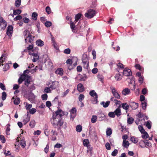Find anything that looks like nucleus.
<instances>
[{"label":"nucleus","instance_id":"obj_1","mask_svg":"<svg viewBox=\"0 0 157 157\" xmlns=\"http://www.w3.org/2000/svg\"><path fill=\"white\" fill-rule=\"evenodd\" d=\"M68 113L65 111H63L61 109H58L56 111L55 113H53L52 117L51 120V122L54 126L59 125L62 126L63 124L61 117L64 115H67Z\"/></svg>","mask_w":157,"mask_h":157},{"label":"nucleus","instance_id":"obj_2","mask_svg":"<svg viewBox=\"0 0 157 157\" xmlns=\"http://www.w3.org/2000/svg\"><path fill=\"white\" fill-rule=\"evenodd\" d=\"M23 35L26 43L28 44L29 42L32 44L33 43L34 36L32 35L29 31L27 30H25L23 32Z\"/></svg>","mask_w":157,"mask_h":157},{"label":"nucleus","instance_id":"obj_3","mask_svg":"<svg viewBox=\"0 0 157 157\" xmlns=\"http://www.w3.org/2000/svg\"><path fill=\"white\" fill-rule=\"evenodd\" d=\"M82 61L83 67L84 69L88 70L89 68V63L86 55H85L83 56Z\"/></svg>","mask_w":157,"mask_h":157},{"label":"nucleus","instance_id":"obj_4","mask_svg":"<svg viewBox=\"0 0 157 157\" xmlns=\"http://www.w3.org/2000/svg\"><path fill=\"white\" fill-rule=\"evenodd\" d=\"M95 13V11L94 10L90 9L88 10V12L85 13V15L88 18H91L94 16Z\"/></svg>","mask_w":157,"mask_h":157},{"label":"nucleus","instance_id":"obj_5","mask_svg":"<svg viewBox=\"0 0 157 157\" xmlns=\"http://www.w3.org/2000/svg\"><path fill=\"white\" fill-rule=\"evenodd\" d=\"M139 144L140 146L142 147H144L145 146L144 145H147L148 147H151V144L148 140H146L140 141Z\"/></svg>","mask_w":157,"mask_h":157},{"label":"nucleus","instance_id":"obj_6","mask_svg":"<svg viewBox=\"0 0 157 157\" xmlns=\"http://www.w3.org/2000/svg\"><path fill=\"white\" fill-rule=\"evenodd\" d=\"M129 86L132 90L133 91L135 90L136 85L134 78H132V79L131 80L129 84Z\"/></svg>","mask_w":157,"mask_h":157},{"label":"nucleus","instance_id":"obj_7","mask_svg":"<svg viewBox=\"0 0 157 157\" xmlns=\"http://www.w3.org/2000/svg\"><path fill=\"white\" fill-rule=\"evenodd\" d=\"M89 140L88 139H86L84 140L83 141L84 146L86 147L89 149V150L91 151L92 150V147H90V145H89Z\"/></svg>","mask_w":157,"mask_h":157},{"label":"nucleus","instance_id":"obj_8","mask_svg":"<svg viewBox=\"0 0 157 157\" xmlns=\"http://www.w3.org/2000/svg\"><path fill=\"white\" fill-rule=\"evenodd\" d=\"M13 28L12 25H9L7 27V34L9 36H11L13 33Z\"/></svg>","mask_w":157,"mask_h":157},{"label":"nucleus","instance_id":"obj_9","mask_svg":"<svg viewBox=\"0 0 157 157\" xmlns=\"http://www.w3.org/2000/svg\"><path fill=\"white\" fill-rule=\"evenodd\" d=\"M59 86V83L57 81L53 82L50 85V87L52 89H54Z\"/></svg>","mask_w":157,"mask_h":157},{"label":"nucleus","instance_id":"obj_10","mask_svg":"<svg viewBox=\"0 0 157 157\" xmlns=\"http://www.w3.org/2000/svg\"><path fill=\"white\" fill-rule=\"evenodd\" d=\"M112 93L115 98L117 99H120V96L119 94L117 92L115 88H113L111 89Z\"/></svg>","mask_w":157,"mask_h":157},{"label":"nucleus","instance_id":"obj_11","mask_svg":"<svg viewBox=\"0 0 157 157\" xmlns=\"http://www.w3.org/2000/svg\"><path fill=\"white\" fill-rule=\"evenodd\" d=\"M123 74L125 76H128L131 75L132 72L130 69L125 68L123 71Z\"/></svg>","mask_w":157,"mask_h":157},{"label":"nucleus","instance_id":"obj_12","mask_svg":"<svg viewBox=\"0 0 157 157\" xmlns=\"http://www.w3.org/2000/svg\"><path fill=\"white\" fill-rule=\"evenodd\" d=\"M130 93V89L128 88H125L122 90V94L124 96L127 95H128Z\"/></svg>","mask_w":157,"mask_h":157},{"label":"nucleus","instance_id":"obj_13","mask_svg":"<svg viewBox=\"0 0 157 157\" xmlns=\"http://www.w3.org/2000/svg\"><path fill=\"white\" fill-rule=\"evenodd\" d=\"M3 25L2 28H5L7 24L6 22L3 19L2 17L0 18V25Z\"/></svg>","mask_w":157,"mask_h":157},{"label":"nucleus","instance_id":"obj_14","mask_svg":"<svg viewBox=\"0 0 157 157\" xmlns=\"http://www.w3.org/2000/svg\"><path fill=\"white\" fill-rule=\"evenodd\" d=\"M77 89L80 92H82L84 91V87L82 83H79L77 86Z\"/></svg>","mask_w":157,"mask_h":157},{"label":"nucleus","instance_id":"obj_15","mask_svg":"<svg viewBox=\"0 0 157 157\" xmlns=\"http://www.w3.org/2000/svg\"><path fill=\"white\" fill-rule=\"evenodd\" d=\"M31 55L33 56V58L32 59L33 62H35L39 59V56L37 54L33 53Z\"/></svg>","mask_w":157,"mask_h":157},{"label":"nucleus","instance_id":"obj_16","mask_svg":"<svg viewBox=\"0 0 157 157\" xmlns=\"http://www.w3.org/2000/svg\"><path fill=\"white\" fill-rule=\"evenodd\" d=\"M12 100H13L14 104L15 105H18L20 102V100L19 98H14L13 97L11 99Z\"/></svg>","mask_w":157,"mask_h":157},{"label":"nucleus","instance_id":"obj_17","mask_svg":"<svg viewBox=\"0 0 157 157\" xmlns=\"http://www.w3.org/2000/svg\"><path fill=\"white\" fill-rule=\"evenodd\" d=\"M36 44L38 46L42 47L44 45V42L40 39H38L36 41Z\"/></svg>","mask_w":157,"mask_h":157},{"label":"nucleus","instance_id":"obj_18","mask_svg":"<svg viewBox=\"0 0 157 157\" xmlns=\"http://www.w3.org/2000/svg\"><path fill=\"white\" fill-rule=\"evenodd\" d=\"M110 103V101H107L105 102L103 101L101 102L100 104L104 108H106L108 106Z\"/></svg>","mask_w":157,"mask_h":157},{"label":"nucleus","instance_id":"obj_19","mask_svg":"<svg viewBox=\"0 0 157 157\" xmlns=\"http://www.w3.org/2000/svg\"><path fill=\"white\" fill-rule=\"evenodd\" d=\"M115 115L118 117L120 116L121 115V110L119 108H117L114 111Z\"/></svg>","mask_w":157,"mask_h":157},{"label":"nucleus","instance_id":"obj_20","mask_svg":"<svg viewBox=\"0 0 157 157\" xmlns=\"http://www.w3.org/2000/svg\"><path fill=\"white\" fill-rule=\"evenodd\" d=\"M115 78L117 80L119 81L122 79V75L118 72L115 75Z\"/></svg>","mask_w":157,"mask_h":157},{"label":"nucleus","instance_id":"obj_21","mask_svg":"<svg viewBox=\"0 0 157 157\" xmlns=\"http://www.w3.org/2000/svg\"><path fill=\"white\" fill-rule=\"evenodd\" d=\"M129 144L128 141L126 140H123L122 143V146L126 148H128L129 146Z\"/></svg>","mask_w":157,"mask_h":157},{"label":"nucleus","instance_id":"obj_22","mask_svg":"<svg viewBox=\"0 0 157 157\" xmlns=\"http://www.w3.org/2000/svg\"><path fill=\"white\" fill-rule=\"evenodd\" d=\"M56 73L57 74L61 75L63 74V71L62 68H59L57 69L56 71Z\"/></svg>","mask_w":157,"mask_h":157},{"label":"nucleus","instance_id":"obj_23","mask_svg":"<svg viewBox=\"0 0 157 157\" xmlns=\"http://www.w3.org/2000/svg\"><path fill=\"white\" fill-rule=\"evenodd\" d=\"M6 55L5 54H3L2 55V56L0 58V66L1 65H3V64H2L5 59Z\"/></svg>","mask_w":157,"mask_h":157},{"label":"nucleus","instance_id":"obj_24","mask_svg":"<svg viewBox=\"0 0 157 157\" xmlns=\"http://www.w3.org/2000/svg\"><path fill=\"white\" fill-rule=\"evenodd\" d=\"M121 106L124 109H125L127 111L129 108V106L127 103H124L121 104Z\"/></svg>","mask_w":157,"mask_h":157},{"label":"nucleus","instance_id":"obj_25","mask_svg":"<svg viewBox=\"0 0 157 157\" xmlns=\"http://www.w3.org/2000/svg\"><path fill=\"white\" fill-rule=\"evenodd\" d=\"M138 77H139V82L141 84L143 83V80H144V78L141 75V73L138 72Z\"/></svg>","mask_w":157,"mask_h":157},{"label":"nucleus","instance_id":"obj_26","mask_svg":"<svg viewBox=\"0 0 157 157\" xmlns=\"http://www.w3.org/2000/svg\"><path fill=\"white\" fill-rule=\"evenodd\" d=\"M130 105L132 107L133 109H136L137 107V104L135 102H131Z\"/></svg>","mask_w":157,"mask_h":157},{"label":"nucleus","instance_id":"obj_27","mask_svg":"<svg viewBox=\"0 0 157 157\" xmlns=\"http://www.w3.org/2000/svg\"><path fill=\"white\" fill-rule=\"evenodd\" d=\"M30 118V116H29L28 114H27L26 117L23 120V122L24 123V124H26L29 121Z\"/></svg>","mask_w":157,"mask_h":157},{"label":"nucleus","instance_id":"obj_28","mask_svg":"<svg viewBox=\"0 0 157 157\" xmlns=\"http://www.w3.org/2000/svg\"><path fill=\"white\" fill-rule=\"evenodd\" d=\"M89 94L92 97H97V96H98L97 94L94 90H92L90 91L89 93Z\"/></svg>","mask_w":157,"mask_h":157},{"label":"nucleus","instance_id":"obj_29","mask_svg":"<svg viewBox=\"0 0 157 157\" xmlns=\"http://www.w3.org/2000/svg\"><path fill=\"white\" fill-rule=\"evenodd\" d=\"M82 16V14L80 13H78L75 16V23L77 22L78 20Z\"/></svg>","mask_w":157,"mask_h":157},{"label":"nucleus","instance_id":"obj_30","mask_svg":"<svg viewBox=\"0 0 157 157\" xmlns=\"http://www.w3.org/2000/svg\"><path fill=\"white\" fill-rule=\"evenodd\" d=\"M38 16L37 13L36 12H33L32 15V19L35 20H36L37 19V17Z\"/></svg>","mask_w":157,"mask_h":157},{"label":"nucleus","instance_id":"obj_31","mask_svg":"<svg viewBox=\"0 0 157 157\" xmlns=\"http://www.w3.org/2000/svg\"><path fill=\"white\" fill-rule=\"evenodd\" d=\"M24 104L25 105V107L27 110H29L32 107V105L29 104L27 102H25Z\"/></svg>","mask_w":157,"mask_h":157},{"label":"nucleus","instance_id":"obj_32","mask_svg":"<svg viewBox=\"0 0 157 157\" xmlns=\"http://www.w3.org/2000/svg\"><path fill=\"white\" fill-rule=\"evenodd\" d=\"M151 122L150 121H148L146 124V126L148 129H150L151 128Z\"/></svg>","mask_w":157,"mask_h":157},{"label":"nucleus","instance_id":"obj_33","mask_svg":"<svg viewBox=\"0 0 157 157\" xmlns=\"http://www.w3.org/2000/svg\"><path fill=\"white\" fill-rule=\"evenodd\" d=\"M20 145L23 148L25 147L26 144L25 141L24 140L22 139L21 140L20 142Z\"/></svg>","mask_w":157,"mask_h":157},{"label":"nucleus","instance_id":"obj_34","mask_svg":"<svg viewBox=\"0 0 157 157\" xmlns=\"http://www.w3.org/2000/svg\"><path fill=\"white\" fill-rule=\"evenodd\" d=\"M13 14L16 15L20 14L21 12V10H20L18 9L16 10H13Z\"/></svg>","mask_w":157,"mask_h":157},{"label":"nucleus","instance_id":"obj_35","mask_svg":"<svg viewBox=\"0 0 157 157\" xmlns=\"http://www.w3.org/2000/svg\"><path fill=\"white\" fill-rule=\"evenodd\" d=\"M21 4V0H16L15 2V5L16 7H19Z\"/></svg>","mask_w":157,"mask_h":157},{"label":"nucleus","instance_id":"obj_36","mask_svg":"<svg viewBox=\"0 0 157 157\" xmlns=\"http://www.w3.org/2000/svg\"><path fill=\"white\" fill-rule=\"evenodd\" d=\"M35 98V96L33 94H31L29 97V100L30 101H33Z\"/></svg>","mask_w":157,"mask_h":157},{"label":"nucleus","instance_id":"obj_37","mask_svg":"<svg viewBox=\"0 0 157 157\" xmlns=\"http://www.w3.org/2000/svg\"><path fill=\"white\" fill-rule=\"evenodd\" d=\"M35 125V121L34 120H32L30 122L29 125L32 128H34Z\"/></svg>","mask_w":157,"mask_h":157},{"label":"nucleus","instance_id":"obj_38","mask_svg":"<svg viewBox=\"0 0 157 157\" xmlns=\"http://www.w3.org/2000/svg\"><path fill=\"white\" fill-rule=\"evenodd\" d=\"M6 93L5 92H3L2 93V99L3 101H4L6 99Z\"/></svg>","mask_w":157,"mask_h":157},{"label":"nucleus","instance_id":"obj_39","mask_svg":"<svg viewBox=\"0 0 157 157\" xmlns=\"http://www.w3.org/2000/svg\"><path fill=\"white\" fill-rule=\"evenodd\" d=\"M97 117L96 115H93L91 118V122L92 123H95L97 121Z\"/></svg>","mask_w":157,"mask_h":157},{"label":"nucleus","instance_id":"obj_40","mask_svg":"<svg viewBox=\"0 0 157 157\" xmlns=\"http://www.w3.org/2000/svg\"><path fill=\"white\" fill-rule=\"evenodd\" d=\"M112 133V130L110 128H108L106 131V135L108 136H110Z\"/></svg>","mask_w":157,"mask_h":157},{"label":"nucleus","instance_id":"obj_41","mask_svg":"<svg viewBox=\"0 0 157 157\" xmlns=\"http://www.w3.org/2000/svg\"><path fill=\"white\" fill-rule=\"evenodd\" d=\"M142 137L144 139L147 138L148 137V135L146 132L142 133Z\"/></svg>","mask_w":157,"mask_h":157},{"label":"nucleus","instance_id":"obj_42","mask_svg":"<svg viewBox=\"0 0 157 157\" xmlns=\"http://www.w3.org/2000/svg\"><path fill=\"white\" fill-rule=\"evenodd\" d=\"M82 130V127L80 125H78L76 127V131L78 132H80Z\"/></svg>","mask_w":157,"mask_h":157},{"label":"nucleus","instance_id":"obj_43","mask_svg":"<svg viewBox=\"0 0 157 157\" xmlns=\"http://www.w3.org/2000/svg\"><path fill=\"white\" fill-rule=\"evenodd\" d=\"M10 124H8L7 125V128L6 129V134L7 135H10L9 132L10 131Z\"/></svg>","mask_w":157,"mask_h":157},{"label":"nucleus","instance_id":"obj_44","mask_svg":"<svg viewBox=\"0 0 157 157\" xmlns=\"http://www.w3.org/2000/svg\"><path fill=\"white\" fill-rule=\"evenodd\" d=\"M84 96L82 94H80L79 96L78 99L80 102H82L84 98Z\"/></svg>","mask_w":157,"mask_h":157},{"label":"nucleus","instance_id":"obj_45","mask_svg":"<svg viewBox=\"0 0 157 157\" xmlns=\"http://www.w3.org/2000/svg\"><path fill=\"white\" fill-rule=\"evenodd\" d=\"M51 92V90L50 89V88L48 87H46L44 89V92L48 93H50Z\"/></svg>","mask_w":157,"mask_h":157},{"label":"nucleus","instance_id":"obj_46","mask_svg":"<svg viewBox=\"0 0 157 157\" xmlns=\"http://www.w3.org/2000/svg\"><path fill=\"white\" fill-rule=\"evenodd\" d=\"M36 111V110L34 108H32L29 110V112L30 114H33L35 113Z\"/></svg>","mask_w":157,"mask_h":157},{"label":"nucleus","instance_id":"obj_47","mask_svg":"<svg viewBox=\"0 0 157 157\" xmlns=\"http://www.w3.org/2000/svg\"><path fill=\"white\" fill-rule=\"evenodd\" d=\"M133 121L134 119L133 118L129 117L128 119L127 123L129 124H131L133 122Z\"/></svg>","mask_w":157,"mask_h":157},{"label":"nucleus","instance_id":"obj_48","mask_svg":"<svg viewBox=\"0 0 157 157\" xmlns=\"http://www.w3.org/2000/svg\"><path fill=\"white\" fill-rule=\"evenodd\" d=\"M70 27L71 29L73 30L74 29V28H75V23L74 22H73L71 20V19H70Z\"/></svg>","mask_w":157,"mask_h":157},{"label":"nucleus","instance_id":"obj_49","mask_svg":"<svg viewBox=\"0 0 157 157\" xmlns=\"http://www.w3.org/2000/svg\"><path fill=\"white\" fill-rule=\"evenodd\" d=\"M52 23L50 21H47L45 23V26L47 27H49L52 25Z\"/></svg>","mask_w":157,"mask_h":157},{"label":"nucleus","instance_id":"obj_50","mask_svg":"<svg viewBox=\"0 0 157 157\" xmlns=\"http://www.w3.org/2000/svg\"><path fill=\"white\" fill-rule=\"evenodd\" d=\"M115 115L114 112H110L108 113L109 116L112 118H114L115 117Z\"/></svg>","mask_w":157,"mask_h":157},{"label":"nucleus","instance_id":"obj_51","mask_svg":"<svg viewBox=\"0 0 157 157\" xmlns=\"http://www.w3.org/2000/svg\"><path fill=\"white\" fill-rule=\"evenodd\" d=\"M141 105L143 109H145L147 106V103L145 101L142 102Z\"/></svg>","mask_w":157,"mask_h":157},{"label":"nucleus","instance_id":"obj_52","mask_svg":"<svg viewBox=\"0 0 157 157\" xmlns=\"http://www.w3.org/2000/svg\"><path fill=\"white\" fill-rule=\"evenodd\" d=\"M42 99L44 100H46L48 98V95L46 94H44L41 95Z\"/></svg>","mask_w":157,"mask_h":157},{"label":"nucleus","instance_id":"obj_53","mask_svg":"<svg viewBox=\"0 0 157 157\" xmlns=\"http://www.w3.org/2000/svg\"><path fill=\"white\" fill-rule=\"evenodd\" d=\"M118 150L117 149H115L113 151L112 153H111V155L112 156H116L117 155V153H118Z\"/></svg>","mask_w":157,"mask_h":157},{"label":"nucleus","instance_id":"obj_54","mask_svg":"<svg viewBox=\"0 0 157 157\" xmlns=\"http://www.w3.org/2000/svg\"><path fill=\"white\" fill-rule=\"evenodd\" d=\"M31 84L30 81V80L27 79L25 82V85L27 86H28L29 84Z\"/></svg>","mask_w":157,"mask_h":157},{"label":"nucleus","instance_id":"obj_55","mask_svg":"<svg viewBox=\"0 0 157 157\" xmlns=\"http://www.w3.org/2000/svg\"><path fill=\"white\" fill-rule=\"evenodd\" d=\"M9 68V66L8 64H6L3 68V71H6Z\"/></svg>","mask_w":157,"mask_h":157},{"label":"nucleus","instance_id":"obj_56","mask_svg":"<svg viewBox=\"0 0 157 157\" xmlns=\"http://www.w3.org/2000/svg\"><path fill=\"white\" fill-rule=\"evenodd\" d=\"M0 87L3 90H5L6 89L5 86L1 82L0 83Z\"/></svg>","mask_w":157,"mask_h":157},{"label":"nucleus","instance_id":"obj_57","mask_svg":"<svg viewBox=\"0 0 157 157\" xmlns=\"http://www.w3.org/2000/svg\"><path fill=\"white\" fill-rule=\"evenodd\" d=\"M22 18V17L21 15H18L15 17L14 18L13 20L15 21H17L18 20H21Z\"/></svg>","mask_w":157,"mask_h":157},{"label":"nucleus","instance_id":"obj_58","mask_svg":"<svg viewBox=\"0 0 157 157\" xmlns=\"http://www.w3.org/2000/svg\"><path fill=\"white\" fill-rule=\"evenodd\" d=\"M0 140L2 141V142L3 143H4L5 142L6 140L4 137L2 135L0 136Z\"/></svg>","mask_w":157,"mask_h":157},{"label":"nucleus","instance_id":"obj_59","mask_svg":"<svg viewBox=\"0 0 157 157\" xmlns=\"http://www.w3.org/2000/svg\"><path fill=\"white\" fill-rule=\"evenodd\" d=\"M71 52V50L70 48H68L64 50V53L65 54H68Z\"/></svg>","mask_w":157,"mask_h":157},{"label":"nucleus","instance_id":"obj_60","mask_svg":"<svg viewBox=\"0 0 157 157\" xmlns=\"http://www.w3.org/2000/svg\"><path fill=\"white\" fill-rule=\"evenodd\" d=\"M98 79L100 81H102L103 80V77L100 74H98L97 75Z\"/></svg>","mask_w":157,"mask_h":157},{"label":"nucleus","instance_id":"obj_61","mask_svg":"<svg viewBox=\"0 0 157 157\" xmlns=\"http://www.w3.org/2000/svg\"><path fill=\"white\" fill-rule=\"evenodd\" d=\"M138 129L142 134L145 132L144 129L142 127L139 126L138 127Z\"/></svg>","mask_w":157,"mask_h":157},{"label":"nucleus","instance_id":"obj_62","mask_svg":"<svg viewBox=\"0 0 157 157\" xmlns=\"http://www.w3.org/2000/svg\"><path fill=\"white\" fill-rule=\"evenodd\" d=\"M131 141L134 143H136L137 142L136 138H135L134 137H132L131 138Z\"/></svg>","mask_w":157,"mask_h":157},{"label":"nucleus","instance_id":"obj_63","mask_svg":"<svg viewBox=\"0 0 157 157\" xmlns=\"http://www.w3.org/2000/svg\"><path fill=\"white\" fill-rule=\"evenodd\" d=\"M22 20L23 21H24V22L26 23H28L29 21V19L28 18L26 17L23 18L22 19Z\"/></svg>","mask_w":157,"mask_h":157},{"label":"nucleus","instance_id":"obj_64","mask_svg":"<svg viewBox=\"0 0 157 157\" xmlns=\"http://www.w3.org/2000/svg\"><path fill=\"white\" fill-rule=\"evenodd\" d=\"M106 148L107 150H109L111 149L109 143H107L105 144Z\"/></svg>","mask_w":157,"mask_h":157}]
</instances>
